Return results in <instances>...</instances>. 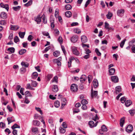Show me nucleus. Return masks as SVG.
I'll return each mask as SVG.
<instances>
[{
	"label": "nucleus",
	"mask_w": 135,
	"mask_h": 135,
	"mask_svg": "<svg viewBox=\"0 0 135 135\" xmlns=\"http://www.w3.org/2000/svg\"><path fill=\"white\" fill-rule=\"evenodd\" d=\"M65 7L66 10H69L71 9L72 6L68 4L65 6Z\"/></svg>",
	"instance_id": "nucleus-32"
},
{
	"label": "nucleus",
	"mask_w": 135,
	"mask_h": 135,
	"mask_svg": "<svg viewBox=\"0 0 135 135\" xmlns=\"http://www.w3.org/2000/svg\"><path fill=\"white\" fill-rule=\"evenodd\" d=\"M113 15L110 12H109L108 14L106 15L107 18L108 19H110Z\"/></svg>",
	"instance_id": "nucleus-29"
},
{
	"label": "nucleus",
	"mask_w": 135,
	"mask_h": 135,
	"mask_svg": "<svg viewBox=\"0 0 135 135\" xmlns=\"http://www.w3.org/2000/svg\"><path fill=\"white\" fill-rule=\"evenodd\" d=\"M13 35L12 33H10L8 37L9 39L10 40H12L13 39Z\"/></svg>",
	"instance_id": "nucleus-51"
},
{
	"label": "nucleus",
	"mask_w": 135,
	"mask_h": 135,
	"mask_svg": "<svg viewBox=\"0 0 135 135\" xmlns=\"http://www.w3.org/2000/svg\"><path fill=\"white\" fill-rule=\"evenodd\" d=\"M94 87L95 88H97L98 86V83L97 80L96 79H94L93 81Z\"/></svg>",
	"instance_id": "nucleus-10"
},
{
	"label": "nucleus",
	"mask_w": 135,
	"mask_h": 135,
	"mask_svg": "<svg viewBox=\"0 0 135 135\" xmlns=\"http://www.w3.org/2000/svg\"><path fill=\"white\" fill-rule=\"evenodd\" d=\"M76 88V85L75 84H71L70 86V90L71 91L75 92V89Z\"/></svg>",
	"instance_id": "nucleus-13"
},
{
	"label": "nucleus",
	"mask_w": 135,
	"mask_h": 135,
	"mask_svg": "<svg viewBox=\"0 0 135 135\" xmlns=\"http://www.w3.org/2000/svg\"><path fill=\"white\" fill-rule=\"evenodd\" d=\"M27 88H28L31 90H34V89L31 87L30 84H28L27 85Z\"/></svg>",
	"instance_id": "nucleus-49"
},
{
	"label": "nucleus",
	"mask_w": 135,
	"mask_h": 135,
	"mask_svg": "<svg viewBox=\"0 0 135 135\" xmlns=\"http://www.w3.org/2000/svg\"><path fill=\"white\" fill-rule=\"evenodd\" d=\"M42 18V20L43 21V22L45 24H46L47 22V21L46 18L45 17V15L44 14L41 17Z\"/></svg>",
	"instance_id": "nucleus-35"
},
{
	"label": "nucleus",
	"mask_w": 135,
	"mask_h": 135,
	"mask_svg": "<svg viewBox=\"0 0 135 135\" xmlns=\"http://www.w3.org/2000/svg\"><path fill=\"white\" fill-rule=\"evenodd\" d=\"M132 52L135 53V45H133L131 48Z\"/></svg>",
	"instance_id": "nucleus-64"
},
{
	"label": "nucleus",
	"mask_w": 135,
	"mask_h": 135,
	"mask_svg": "<svg viewBox=\"0 0 135 135\" xmlns=\"http://www.w3.org/2000/svg\"><path fill=\"white\" fill-rule=\"evenodd\" d=\"M63 127L64 128H66L67 127V125L65 122H63L62 124Z\"/></svg>",
	"instance_id": "nucleus-62"
},
{
	"label": "nucleus",
	"mask_w": 135,
	"mask_h": 135,
	"mask_svg": "<svg viewBox=\"0 0 135 135\" xmlns=\"http://www.w3.org/2000/svg\"><path fill=\"white\" fill-rule=\"evenodd\" d=\"M6 24V21L4 20H2L0 21V24L2 25H4Z\"/></svg>",
	"instance_id": "nucleus-60"
},
{
	"label": "nucleus",
	"mask_w": 135,
	"mask_h": 135,
	"mask_svg": "<svg viewBox=\"0 0 135 135\" xmlns=\"http://www.w3.org/2000/svg\"><path fill=\"white\" fill-rule=\"evenodd\" d=\"M0 16V17L1 18L3 19H6L7 18V14L5 12H1Z\"/></svg>",
	"instance_id": "nucleus-11"
},
{
	"label": "nucleus",
	"mask_w": 135,
	"mask_h": 135,
	"mask_svg": "<svg viewBox=\"0 0 135 135\" xmlns=\"http://www.w3.org/2000/svg\"><path fill=\"white\" fill-rule=\"evenodd\" d=\"M54 105L55 107L58 108L60 106V103L58 101H56L54 103Z\"/></svg>",
	"instance_id": "nucleus-39"
},
{
	"label": "nucleus",
	"mask_w": 135,
	"mask_h": 135,
	"mask_svg": "<svg viewBox=\"0 0 135 135\" xmlns=\"http://www.w3.org/2000/svg\"><path fill=\"white\" fill-rule=\"evenodd\" d=\"M86 79V76L84 75H82L80 78V81L82 83H83Z\"/></svg>",
	"instance_id": "nucleus-9"
},
{
	"label": "nucleus",
	"mask_w": 135,
	"mask_h": 135,
	"mask_svg": "<svg viewBox=\"0 0 135 135\" xmlns=\"http://www.w3.org/2000/svg\"><path fill=\"white\" fill-rule=\"evenodd\" d=\"M98 95V91H94V92L91 93V96L92 98L95 97Z\"/></svg>",
	"instance_id": "nucleus-17"
},
{
	"label": "nucleus",
	"mask_w": 135,
	"mask_h": 135,
	"mask_svg": "<svg viewBox=\"0 0 135 135\" xmlns=\"http://www.w3.org/2000/svg\"><path fill=\"white\" fill-rule=\"evenodd\" d=\"M121 91V88L120 86H117L115 88V93L117 94Z\"/></svg>",
	"instance_id": "nucleus-18"
},
{
	"label": "nucleus",
	"mask_w": 135,
	"mask_h": 135,
	"mask_svg": "<svg viewBox=\"0 0 135 135\" xmlns=\"http://www.w3.org/2000/svg\"><path fill=\"white\" fill-rule=\"evenodd\" d=\"M124 9L118 10L117 12V15L118 16H122L123 15L122 14L124 13Z\"/></svg>",
	"instance_id": "nucleus-4"
},
{
	"label": "nucleus",
	"mask_w": 135,
	"mask_h": 135,
	"mask_svg": "<svg viewBox=\"0 0 135 135\" xmlns=\"http://www.w3.org/2000/svg\"><path fill=\"white\" fill-rule=\"evenodd\" d=\"M133 126L131 124L128 125L126 129V131L128 133L131 132L133 130Z\"/></svg>",
	"instance_id": "nucleus-1"
},
{
	"label": "nucleus",
	"mask_w": 135,
	"mask_h": 135,
	"mask_svg": "<svg viewBox=\"0 0 135 135\" xmlns=\"http://www.w3.org/2000/svg\"><path fill=\"white\" fill-rule=\"evenodd\" d=\"M19 41V39L18 37L17 36H16L14 38V42L16 43H17V42H18Z\"/></svg>",
	"instance_id": "nucleus-47"
},
{
	"label": "nucleus",
	"mask_w": 135,
	"mask_h": 135,
	"mask_svg": "<svg viewBox=\"0 0 135 135\" xmlns=\"http://www.w3.org/2000/svg\"><path fill=\"white\" fill-rule=\"evenodd\" d=\"M33 124L34 126H38L40 124V122L37 120H33Z\"/></svg>",
	"instance_id": "nucleus-19"
},
{
	"label": "nucleus",
	"mask_w": 135,
	"mask_h": 135,
	"mask_svg": "<svg viewBox=\"0 0 135 135\" xmlns=\"http://www.w3.org/2000/svg\"><path fill=\"white\" fill-rule=\"evenodd\" d=\"M7 51L9 52V54H11L15 52V49L13 47H9L8 48Z\"/></svg>",
	"instance_id": "nucleus-14"
},
{
	"label": "nucleus",
	"mask_w": 135,
	"mask_h": 135,
	"mask_svg": "<svg viewBox=\"0 0 135 135\" xmlns=\"http://www.w3.org/2000/svg\"><path fill=\"white\" fill-rule=\"evenodd\" d=\"M125 119L124 118H121L120 120V125L121 127H123Z\"/></svg>",
	"instance_id": "nucleus-22"
},
{
	"label": "nucleus",
	"mask_w": 135,
	"mask_h": 135,
	"mask_svg": "<svg viewBox=\"0 0 135 135\" xmlns=\"http://www.w3.org/2000/svg\"><path fill=\"white\" fill-rule=\"evenodd\" d=\"M7 120L8 122V124H9L11 122L15 121L13 117H9L7 118Z\"/></svg>",
	"instance_id": "nucleus-8"
},
{
	"label": "nucleus",
	"mask_w": 135,
	"mask_h": 135,
	"mask_svg": "<svg viewBox=\"0 0 135 135\" xmlns=\"http://www.w3.org/2000/svg\"><path fill=\"white\" fill-rule=\"evenodd\" d=\"M24 90V89L23 88H21L20 90V93L22 95H24V94L23 93V91Z\"/></svg>",
	"instance_id": "nucleus-61"
},
{
	"label": "nucleus",
	"mask_w": 135,
	"mask_h": 135,
	"mask_svg": "<svg viewBox=\"0 0 135 135\" xmlns=\"http://www.w3.org/2000/svg\"><path fill=\"white\" fill-rule=\"evenodd\" d=\"M36 109L38 112H39L42 115V111L41 110L40 108H39L35 107Z\"/></svg>",
	"instance_id": "nucleus-53"
},
{
	"label": "nucleus",
	"mask_w": 135,
	"mask_h": 135,
	"mask_svg": "<svg viewBox=\"0 0 135 135\" xmlns=\"http://www.w3.org/2000/svg\"><path fill=\"white\" fill-rule=\"evenodd\" d=\"M98 122H96L95 124H94V122L93 121H90L89 122V124L91 128H93L96 127L97 125Z\"/></svg>",
	"instance_id": "nucleus-2"
},
{
	"label": "nucleus",
	"mask_w": 135,
	"mask_h": 135,
	"mask_svg": "<svg viewBox=\"0 0 135 135\" xmlns=\"http://www.w3.org/2000/svg\"><path fill=\"white\" fill-rule=\"evenodd\" d=\"M81 103L83 105H85L88 103V102L86 100L83 99L81 100Z\"/></svg>",
	"instance_id": "nucleus-40"
},
{
	"label": "nucleus",
	"mask_w": 135,
	"mask_h": 135,
	"mask_svg": "<svg viewBox=\"0 0 135 135\" xmlns=\"http://www.w3.org/2000/svg\"><path fill=\"white\" fill-rule=\"evenodd\" d=\"M26 50L25 49H22L20 50L19 51V53L20 55H22L26 52Z\"/></svg>",
	"instance_id": "nucleus-30"
},
{
	"label": "nucleus",
	"mask_w": 135,
	"mask_h": 135,
	"mask_svg": "<svg viewBox=\"0 0 135 135\" xmlns=\"http://www.w3.org/2000/svg\"><path fill=\"white\" fill-rule=\"evenodd\" d=\"M126 40V39H124V40L122 41L120 44V47L122 48H123L124 44L125 43V41Z\"/></svg>",
	"instance_id": "nucleus-38"
},
{
	"label": "nucleus",
	"mask_w": 135,
	"mask_h": 135,
	"mask_svg": "<svg viewBox=\"0 0 135 135\" xmlns=\"http://www.w3.org/2000/svg\"><path fill=\"white\" fill-rule=\"evenodd\" d=\"M132 102L129 100H127L125 102V105L127 107H129V106L132 104Z\"/></svg>",
	"instance_id": "nucleus-26"
},
{
	"label": "nucleus",
	"mask_w": 135,
	"mask_h": 135,
	"mask_svg": "<svg viewBox=\"0 0 135 135\" xmlns=\"http://www.w3.org/2000/svg\"><path fill=\"white\" fill-rule=\"evenodd\" d=\"M72 51L74 54H76V47L75 46H73L72 47Z\"/></svg>",
	"instance_id": "nucleus-48"
},
{
	"label": "nucleus",
	"mask_w": 135,
	"mask_h": 135,
	"mask_svg": "<svg viewBox=\"0 0 135 135\" xmlns=\"http://www.w3.org/2000/svg\"><path fill=\"white\" fill-rule=\"evenodd\" d=\"M25 33V32H19V34L20 37L21 38H23Z\"/></svg>",
	"instance_id": "nucleus-27"
},
{
	"label": "nucleus",
	"mask_w": 135,
	"mask_h": 135,
	"mask_svg": "<svg viewBox=\"0 0 135 135\" xmlns=\"http://www.w3.org/2000/svg\"><path fill=\"white\" fill-rule=\"evenodd\" d=\"M129 112L131 115L132 116H133L134 115V113H135V110H129Z\"/></svg>",
	"instance_id": "nucleus-36"
},
{
	"label": "nucleus",
	"mask_w": 135,
	"mask_h": 135,
	"mask_svg": "<svg viewBox=\"0 0 135 135\" xmlns=\"http://www.w3.org/2000/svg\"><path fill=\"white\" fill-rule=\"evenodd\" d=\"M101 128V129L103 131L106 132L107 131V128L104 125H103L102 126Z\"/></svg>",
	"instance_id": "nucleus-31"
},
{
	"label": "nucleus",
	"mask_w": 135,
	"mask_h": 135,
	"mask_svg": "<svg viewBox=\"0 0 135 135\" xmlns=\"http://www.w3.org/2000/svg\"><path fill=\"white\" fill-rule=\"evenodd\" d=\"M61 46L62 50L64 53V54L65 55L66 54V52L65 50V49L64 47L62 45H61Z\"/></svg>",
	"instance_id": "nucleus-52"
},
{
	"label": "nucleus",
	"mask_w": 135,
	"mask_h": 135,
	"mask_svg": "<svg viewBox=\"0 0 135 135\" xmlns=\"http://www.w3.org/2000/svg\"><path fill=\"white\" fill-rule=\"evenodd\" d=\"M65 15L68 17H70L71 15V12L69 11H66L65 13Z\"/></svg>",
	"instance_id": "nucleus-25"
},
{
	"label": "nucleus",
	"mask_w": 135,
	"mask_h": 135,
	"mask_svg": "<svg viewBox=\"0 0 135 135\" xmlns=\"http://www.w3.org/2000/svg\"><path fill=\"white\" fill-rule=\"evenodd\" d=\"M16 128H20V127L16 124H14L12 127V128L13 129Z\"/></svg>",
	"instance_id": "nucleus-42"
},
{
	"label": "nucleus",
	"mask_w": 135,
	"mask_h": 135,
	"mask_svg": "<svg viewBox=\"0 0 135 135\" xmlns=\"http://www.w3.org/2000/svg\"><path fill=\"white\" fill-rule=\"evenodd\" d=\"M52 90V91L54 92H57L58 90V88L57 85H53Z\"/></svg>",
	"instance_id": "nucleus-7"
},
{
	"label": "nucleus",
	"mask_w": 135,
	"mask_h": 135,
	"mask_svg": "<svg viewBox=\"0 0 135 135\" xmlns=\"http://www.w3.org/2000/svg\"><path fill=\"white\" fill-rule=\"evenodd\" d=\"M40 15H38L37 17L34 18V20L35 21L37 22V23L40 24L41 22V18Z\"/></svg>",
	"instance_id": "nucleus-6"
},
{
	"label": "nucleus",
	"mask_w": 135,
	"mask_h": 135,
	"mask_svg": "<svg viewBox=\"0 0 135 135\" xmlns=\"http://www.w3.org/2000/svg\"><path fill=\"white\" fill-rule=\"evenodd\" d=\"M111 79L112 81L115 83H117L118 81V78L116 76H112Z\"/></svg>",
	"instance_id": "nucleus-5"
},
{
	"label": "nucleus",
	"mask_w": 135,
	"mask_h": 135,
	"mask_svg": "<svg viewBox=\"0 0 135 135\" xmlns=\"http://www.w3.org/2000/svg\"><path fill=\"white\" fill-rule=\"evenodd\" d=\"M115 71V69L114 68H112L109 70V72L110 75H113L114 74Z\"/></svg>",
	"instance_id": "nucleus-16"
},
{
	"label": "nucleus",
	"mask_w": 135,
	"mask_h": 135,
	"mask_svg": "<svg viewBox=\"0 0 135 135\" xmlns=\"http://www.w3.org/2000/svg\"><path fill=\"white\" fill-rule=\"evenodd\" d=\"M21 8V7L20 6H17L16 7H13L12 8L15 11H19Z\"/></svg>",
	"instance_id": "nucleus-23"
},
{
	"label": "nucleus",
	"mask_w": 135,
	"mask_h": 135,
	"mask_svg": "<svg viewBox=\"0 0 135 135\" xmlns=\"http://www.w3.org/2000/svg\"><path fill=\"white\" fill-rule=\"evenodd\" d=\"M60 53L59 51H56L54 52L53 55L54 56L56 57L60 55Z\"/></svg>",
	"instance_id": "nucleus-24"
},
{
	"label": "nucleus",
	"mask_w": 135,
	"mask_h": 135,
	"mask_svg": "<svg viewBox=\"0 0 135 135\" xmlns=\"http://www.w3.org/2000/svg\"><path fill=\"white\" fill-rule=\"evenodd\" d=\"M58 78L57 76H55L53 78L52 80H51V81L52 82H55L56 83H58Z\"/></svg>",
	"instance_id": "nucleus-37"
},
{
	"label": "nucleus",
	"mask_w": 135,
	"mask_h": 135,
	"mask_svg": "<svg viewBox=\"0 0 135 135\" xmlns=\"http://www.w3.org/2000/svg\"><path fill=\"white\" fill-rule=\"evenodd\" d=\"M32 1L30 0L28 2L24 4V6L26 7H28L31 5L32 3Z\"/></svg>",
	"instance_id": "nucleus-28"
},
{
	"label": "nucleus",
	"mask_w": 135,
	"mask_h": 135,
	"mask_svg": "<svg viewBox=\"0 0 135 135\" xmlns=\"http://www.w3.org/2000/svg\"><path fill=\"white\" fill-rule=\"evenodd\" d=\"M0 6L1 7L5 8L7 11H8L9 9L8 4H4L3 3H1L0 4Z\"/></svg>",
	"instance_id": "nucleus-3"
},
{
	"label": "nucleus",
	"mask_w": 135,
	"mask_h": 135,
	"mask_svg": "<svg viewBox=\"0 0 135 135\" xmlns=\"http://www.w3.org/2000/svg\"><path fill=\"white\" fill-rule=\"evenodd\" d=\"M91 0H88L85 4V7L86 8L87 7L88 5L90 3V2L91 1Z\"/></svg>",
	"instance_id": "nucleus-57"
},
{
	"label": "nucleus",
	"mask_w": 135,
	"mask_h": 135,
	"mask_svg": "<svg viewBox=\"0 0 135 135\" xmlns=\"http://www.w3.org/2000/svg\"><path fill=\"white\" fill-rule=\"evenodd\" d=\"M60 132L62 133H64L66 132V130L65 129L62 128V127H60L59 128Z\"/></svg>",
	"instance_id": "nucleus-43"
},
{
	"label": "nucleus",
	"mask_w": 135,
	"mask_h": 135,
	"mask_svg": "<svg viewBox=\"0 0 135 135\" xmlns=\"http://www.w3.org/2000/svg\"><path fill=\"white\" fill-rule=\"evenodd\" d=\"M16 95L18 96L20 99H21L22 98V96L19 92L16 93Z\"/></svg>",
	"instance_id": "nucleus-63"
},
{
	"label": "nucleus",
	"mask_w": 135,
	"mask_h": 135,
	"mask_svg": "<svg viewBox=\"0 0 135 135\" xmlns=\"http://www.w3.org/2000/svg\"><path fill=\"white\" fill-rule=\"evenodd\" d=\"M121 102L122 103H124L126 100V99L125 97H123L121 98L120 99Z\"/></svg>",
	"instance_id": "nucleus-50"
},
{
	"label": "nucleus",
	"mask_w": 135,
	"mask_h": 135,
	"mask_svg": "<svg viewBox=\"0 0 135 135\" xmlns=\"http://www.w3.org/2000/svg\"><path fill=\"white\" fill-rule=\"evenodd\" d=\"M32 131L33 132H37L38 131V128L36 127L33 128L32 129Z\"/></svg>",
	"instance_id": "nucleus-58"
},
{
	"label": "nucleus",
	"mask_w": 135,
	"mask_h": 135,
	"mask_svg": "<svg viewBox=\"0 0 135 135\" xmlns=\"http://www.w3.org/2000/svg\"><path fill=\"white\" fill-rule=\"evenodd\" d=\"M71 41L73 43H75L76 42V36H73L71 38Z\"/></svg>",
	"instance_id": "nucleus-33"
},
{
	"label": "nucleus",
	"mask_w": 135,
	"mask_h": 135,
	"mask_svg": "<svg viewBox=\"0 0 135 135\" xmlns=\"http://www.w3.org/2000/svg\"><path fill=\"white\" fill-rule=\"evenodd\" d=\"M95 52L98 56H100L101 55V53L99 51L98 49L97 48L96 49Z\"/></svg>",
	"instance_id": "nucleus-46"
},
{
	"label": "nucleus",
	"mask_w": 135,
	"mask_h": 135,
	"mask_svg": "<svg viewBox=\"0 0 135 135\" xmlns=\"http://www.w3.org/2000/svg\"><path fill=\"white\" fill-rule=\"evenodd\" d=\"M81 40L83 43H85L87 41L86 37L85 36H82L81 37Z\"/></svg>",
	"instance_id": "nucleus-12"
},
{
	"label": "nucleus",
	"mask_w": 135,
	"mask_h": 135,
	"mask_svg": "<svg viewBox=\"0 0 135 135\" xmlns=\"http://www.w3.org/2000/svg\"><path fill=\"white\" fill-rule=\"evenodd\" d=\"M11 29L12 30L16 31L19 28L18 26H14L11 25H10Z\"/></svg>",
	"instance_id": "nucleus-15"
},
{
	"label": "nucleus",
	"mask_w": 135,
	"mask_h": 135,
	"mask_svg": "<svg viewBox=\"0 0 135 135\" xmlns=\"http://www.w3.org/2000/svg\"><path fill=\"white\" fill-rule=\"evenodd\" d=\"M105 28L109 30H110L111 29V27H109V24L108 23H107L106 22H105Z\"/></svg>",
	"instance_id": "nucleus-34"
},
{
	"label": "nucleus",
	"mask_w": 135,
	"mask_h": 135,
	"mask_svg": "<svg viewBox=\"0 0 135 135\" xmlns=\"http://www.w3.org/2000/svg\"><path fill=\"white\" fill-rule=\"evenodd\" d=\"M33 36L31 35H29L28 37V40L30 41H31L33 38Z\"/></svg>",
	"instance_id": "nucleus-54"
},
{
	"label": "nucleus",
	"mask_w": 135,
	"mask_h": 135,
	"mask_svg": "<svg viewBox=\"0 0 135 135\" xmlns=\"http://www.w3.org/2000/svg\"><path fill=\"white\" fill-rule=\"evenodd\" d=\"M58 40L60 44L62 43L63 40L61 37H59L58 38Z\"/></svg>",
	"instance_id": "nucleus-56"
},
{
	"label": "nucleus",
	"mask_w": 135,
	"mask_h": 135,
	"mask_svg": "<svg viewBox=\"0 0 135 135\" xmlns=\"http://www.w3.org/2000/svg\"><path fill=\"white\" fill-rule=\"evenodd\" d=\"M21 65L23 66L25 68L28 67L29 66V64L27 62H25L22 61L21 63Z\"/></svg>",
	"instance_id": "nucleus-21"
},
{
	"label": "nucleus",
	"mask_w": 135,
	"mask_h": 135,
	"mask_svg": "<svg viewBox=\"0 0 135 135\" xmlns=\"http://www.w3.org/2000/svg\"><path fill=\"white\" fill-rule=\"evenodd\" d=\"M32 82L31 84V85L33 87H35L37 85V83L35 81H33L31 80Z\"/></svg>",
	"instance_id": "nucleus-44"
},
{
	"label": "nucleus",
	"mask_w": 135,
	"mask_h": 135,
	"mask_svg": "<svg viewBox=\"0 0 135 135\" xmlns=\"http://www.w3.org/2000/svg\"><path fill=\"white\" fill-rule=\"evenodd\" d=\"M85 50L86 51L85 53L87 54H89L91 53L90 51L88 49H85Z\"/></svg>",
	"instance_id": "nucleus-55"
},
{
	"label": "nucleus",
	"mask_w": 135,
	"mask_h": 135,
	"mask_svg": "<svg viewBox=\"0 0 135 135\" xmlns=\"http://www.w3.org/2000/svg\"><path fill=\"white\" fill-rule=\"evenodd\" d=\"M5 126V123H3L2 122H1L0 123V127L1 128H3Z\"/></svg>",
	"instance_id": "nucleus-59"
},
{
	"label": "nucleus",
	"mask_w": 135,
	"mask_h": 135,
	"mask_svg": "<svg viewBox=\"0 0 135 135\" xmlns=\"http://www.w3.org/2000/svg\"><path fill=\"white\" fill-rule=\"evenodd\" d=\"M21 73L22 74H23L26 71V69L25 68H22L20 69Z\"/></svg>",
	"instance_id": "nucleus-45"
},
{
	"label": "nucleus",
	"mask_w": 135,
	"mask_h": 135,
	"mask_svg": "<svg viewBox=\"0 0 135 135\" xmlns=\"http://www.w3.org/2000/svg\"><path fill=\"white\" fill-rule=\"evenodd\" d=\"M53 75L51 74H49L47 75V78L48 81H49L50 79L52 77Z\"/></svg>",
	"instance_id": "nucleus-41"
},
{
	"label": "nucleus",
	"mask_w": 135,
	"mask_h": 135,
	"mask_svg": "<svg viewBox=\"0 0 135 135\" xmlns=\"http://www.w3.org/2000/svg\"><path fill=\"white\" fill-rule=\"evenodd\" d=\"M38 76V74L36 72H34L32 74V78L33 79H36V78Z\"/></svg>",
	"instance_id": "nucleus-20"
}]
</instances>
